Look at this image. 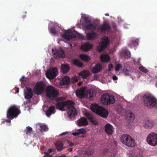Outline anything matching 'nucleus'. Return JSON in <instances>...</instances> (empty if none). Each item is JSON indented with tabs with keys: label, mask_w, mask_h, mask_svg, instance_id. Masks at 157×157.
Masks as SVG:
<instances>
[{
	"label": "nucleus",
	"mask_w": 157,
	"mask_h": 157,
	"mask_svg": "<svg viewBox=\"0 0 157 157\" xmlns=\"http://www.w3.org/2000/svg\"><path fill=\"white\" fill-rule=\"evenodd\" d=\"M90 108L92 111L103 118H106L108 117L109 113L108 110L97 104H92Z\"/></svg>",
	"instance_id": "f257e3e1"
},
{
	"label": "nucleus",
	"mask_w": 157,
	"mask_h": 157,
	"mask_svg": "<svg viewBox=\"0 0 157 157\" xmlns=\"http://www.w3.org/2000/svg\"><path fill=\"white\" fill-rule=\"evenodd\" d=\"M144 105L150 108H152L157 104L156 99L148 94H144L142 98Z\"/></svg>",
	"instance_id": "f03ea898"
},
{
	"label": "nucleus",
	"mask_w": 157,
	"mask_h": 157,
	"mask_svg": "<svg viewBox=\"0 0 157 157\" xmlns=\"http://www.w3.org/2000/svg\"><path fill=\"white\" fill-rule=\"evenodd\" d=\"M65 100V98L63 97L57 98L56 99V101L58 102L56 105L57 109L63 111H64L65 110L64 109L65 107H67L68 104H72L73 103V101L71 100L59 101H64Z\"/></svg>",
	"instance_id": "7ed1b4c3"
},
{
	"label": "nucleus",
	"mask_w": 157,
	"mask_h": 157,
	"mask_svg": "<svg viewBox=\"0 0 157 157\" xmlns=\"http://www.w3.org/2000/svg\"><path fill=\"white\" fill-rule=\"evenodd\" d=\"M120 140L123 144L128 147H133L136 146V144L134 140L129 135H122L120 138Z\"/></svg>",
	"instance_id": "20e7f679"
},
{
	"label": "nucleus",
	"mask_w": 157,
	"mask_h": 157,
	"mask_svg": "<svg viewBox=\"0 0 157 157\" xmlns=\"http://www.w3.org/2000/svg\"><path fill=\"white\" fill-rule=\"evenodd\" d=\"M45 94L48 98L51 100H53L57 97L59 92L54 87L51 85L46 88Z\"/></svg>",
	"instance_id": "39448f33"
},
{
	"label": "nucleus",
	"mask_w": 157,
	"mask_h": 157,
	"mask_svg": "<svg viewBox=\"0 0 157 157\" xmlns=\"http://www.w3.org/2000/svg\"><path fill=\"white\" fill-rule=\"evenodd\" d=\"M21 113L20 110L16 106L9 108L7 113V117L10 120L17 117Z\"/></svg>",
	"instance_id": "423d86ee"
},
{
	"label": "nucleus",
	"mask_w": 157,
	"mask_h": 157,
	"mask_svg": "<svg viewBox=\"0 0 157 157\" xmlns=\"http://www.w3.org/2000/svg\"><path fill=\"white\" fill-rule=\"evenodd\" d=\"M101 102L105 105L113 103L115 102L114 97L108 93L103 94L101 97Z\"/></svg>",
	"instance_id": "0eeeda50"
},
{
	"label": "nucleus",
	"mask_w": 157,
	"mask_h": 157,
	"mask_svg": "<svg viewBox=\"0 0 157 157\" xmlns=\"http://www.w3.org/2000/svg\"><path fill=\"white\" fill-rule=\"evenodd\" d=\"M102 41L97 47V50L100 52H102L108 47L109 43V40L108 37L104 36L102 38Z\"/></svg>",
	"instance_id": "6e6552de"
},
{
	"label": "nucleus",
	"mask_w": 157,
	"mask_h": 157,
	"mask_svg": "<svg viewBox=\"0 0 157 157\" xmlns=\"http://www.w3.org/2000/svg\"><path fill=\"white\" fill-rule=\"evenodd\" d=\"M147 141L148 143L152 146L157 144V134L155 133H151L147 136Z\"/></svg>",
	"instance_id": "1a4fd4ad"
},
{
	"label": "nucleus",
	"mask_w": 157,
	"mask_h": 157,
	"mask_svg": "<svg viewBox=\"0 0 157 157\" xmlns=\"http://www.w3.org/2000/svg\"><path fill=\"white\" fill-rule=\"evenodd\" d=\"M74 102L73 101V104H68L67 107V113L68 116L70 118L74 117L77 114V112L75 108L74 107Z\"/></svg>",
	"instance_id": "9d476101"
},
{
	"label": "nucleus",
	"mask_w": 157,
	"mask_h": 157,
	"mask_svg": "<svg viewBox=\"0 0 157 157\" xmlns=\"http://www.w3.org/2000/svg\"><path fill=\"white\" fill-rule=\"evenodd\" d=\"M44 86H45L43 82L40 81L38 82L34 88V93L37 94H41L44 90Z\"/></svg>",
	"instance_id": "9b49d317"
},
{
	"label": "nucleus",
	"mask_w": 157,
	"mask_h": 157,
	"mask_svg": "<svg viewBox=\"0 0 157 157\" xmlns=\"http://www.w3.org/2000/svg\"><path fill=\"white\" fill-rule=\"evenodd\" d=\"M57 72V69L54 67L48 70L46 73V75L49 79H52L56 76Z\"/></svg>",
	"instance_id": "f8f14e48"
},
{
	"label": "nucleus",
	"mask_w": 157,
	"mask_h": 157,
	"mask_svg": "<svg viewBox=\"0 0 157 157\" xmlns=\"http://www.w3.org/2000/svg\"><path fill=\"white\" fill-rule=\"evenodd\" d=\"M111 27L109 24L105 23L98 29V31L101 34L105 33L107 31H109Z\"/></svg>",
	"instance_id": "ddd939ff"
},
{
	"label": "nucleus",
	"mask_w": 157,
	"mask_h": 157,
	"mask_svg": "<svg viewBox=\"0 0 157 157\" xmlns=\"http://www.w3.org/2000/svg\"><path fill=\"white\" fill-rule=\"evenodd\" d=\"M52 51L55 58H63L65 57L64 52L63 50L58 49L54 50L52 49Z\"/></svg>",
	"instance_id": "4468645a"
},
{
	"label": "nucleus",
	"mask_w": 157,
	"mask_h": 157,
	"mask_svg": "<svg viewBox=\"0 0 157 157\" xmlns=\"http://www.w3.org/2000/svg\"><path fill=\"white\" fill-rule=\"evenodd\" d=\"M85 115L93 125H97L98 124V122L91 113L87 112L85 113Z\"/></svg>",
	"instance_id": "2eb2a0df"
},
{
	"label": "nucleus",
	"mask_w": 157,
	"mask_h": 157,
	"mask_svg": "<svg viewBox=\"0 0 157 157\" xmlns=\"http://www.w3.org/2000/svg\"><path fill=\"white\" fill-rule=\"evenodd\" d=\"M95 94V92L94 90L92 89H89L86 91L85 96L90 100H92L94 98Z\"/></svg>",
	"instance_id": "dca6fc26"
},
{
	"label": "nucleus",
	"mask_w": 157,
	"mask_h": 157,
	"mask_svg": "<svg viewBox=\"0 0 157 157\" xmlns=\"http://www.w3.org/2000/svg\"><path fill=\"white\" fill-rule=\"evenodd\" d=\"M26 90L24 93L25 98L27 99H30L33 95V90L31 88L28 87H26Z\"/></svg>",
	"instance_id": "f3484780"
},
{
	"label": "nucleus",
	"mask_w": 157,
	"mask_h": 157,
	"mask_svg": "<svg viewBox=\"0 0 157 157\" xmlns=\"http://www.w3.org/2000/svg\"><path fill=\"white\" fill-rule=\"evenodd\" d=\"M85 89L84 87L77 89L75 92L77 96L80 98H84L85 96Z\"/></svg>",
	"instance_id": "a211bd4d"
},
{
	"label": "nucleus",
	"mask_w": 157,
	"mask_h": 157,
	"mask_svg": "<svg viewBox=\"0 0 157 157\" xmlns=\"http://www.w3.org/2000/svg\"><path fill=\"white\" fill-rule=\"evenodd\" d=\"M77 125L80 127L86 126L88 124L87 120L84 117H82L77 121Z\"/></svg>",
	"instance_id": "6ab92c4d"
},
{
	"label": "nucleus",
	"mask_w": 157,
	"mask_h": 157,
	"mask_svg": "<svg viewBox=\"0 0 157 157\" xmlns=\"http://www.w3.org/2000/svg\"><path fill=\"white\" fill-rule=\"evenodd\" d=\"M97 36V33L93 31L87 33L86 35V39L88 40H93L95 39Z\"/></svg>",
	"instance_id": "aec40b11"
},
{
	"label": "nucleus",
	"mask_w": 157,
	"mask_h": 157,
	"mask_svg": "<svg viewBox=\"0 0 157 157\" xmlns=\"http://www.w3.org/2000/svg\"><path fill=\"white\" fill-rule=\"evenodd\" d=\"M105 132L108 135L113 134V126L109 124H106L104 126Z\"/></svg>",
	"instance_id": "412c9836"
},
{
	"label": "nucleus",
	"mask_w": 157,
	"mask_h": 157,
	"mask_svg": "<svg viewBox=\"0 0 157 157\" xmlns=\"http://www.w3.org/2000/svg\"><path fill=\"white\" fill-rule=\"evenodd\" d=\"M55 108L54 106L52 105L49 106L46 112V115L48 117H50L52 114H54L55 112Z\"/></svg>",
	"instance_id": "4be33fe9"
},
{
	"label": "nucleus",
	"mask_w": 157,
	"mask_h": 157,
	"mask_svg": "<svg viewBox=\"0 0 157 157\" xmlns=\"http://www.w3.org/2000/svg\"><path fill=\"white\" fill-rule=\"evenodd\" d=\"M102 69V66L100 63H98L93 67L92 69V72L94 74L99 72Z\"/></svg>",
	"instance_id": "5701e85b"
},
{
	"label": "nucleus",
	"mask_w": 157,
	"mask_h": 157,
	"mask_svg": "<svg viewBox=\"0 0 157 157\" xmlns=\"http://www.w3.org/2000/svg\"><path fill=\"white\" fill-rule=\"evenodd\" d=\"M90 75V71L88 70H84L78 74V75L82 77L83 78H86Z\"/></svg>",
	"instance_id": "b1692460"
},
{
	"label": "nucleus",
	"mask_w": 157,
	"mask_h": 157,
	"mask_svg": "<svg viewBox=\"0 0 157 157\" xmlns=\"http://www.w3.org/2000/svg\"><path fill=\"white\" fill-rule=\"evenodd\" d=\"M100 58L101 61L104 62L108 63L110 59L109 56L106 54L101 55Z\"/></svg>",
	"instance_id": "393cba45"
},
{
	"label": "nucleus",
	"mask_w": 157,
	"mask_h": 157,
	"mask_svg": "<svg viewBox=\"0 0 157 157\" xmlns=\"http://www.w3.org/2000/svg\"><path fill=\"white\" fill-rule=\"evenodd\" d=\"M92 47V45L91 44L87 43L84 44L83 45L81 46V48L83 50L87 51H88L90 49H91Z\"/></svg>",
	"instance_id": "a878e982"
},
{
	"label": "nucleus",
	"mask_w": 157,
	"mask_h": 157,
	"mask_svg": "<svg viewBox=\"0 0 157 157\" xmlns=\"http://www.w3.org/2000/svg\"><path fill=\"white\" fill-rule=\"evenodd\" d=\"M86 132V129L82 128L78 129L77 132L72 133V135L74 136H76L79 135L80 134H85Z\"/></svg>",
	"instance_id": "bb28decb"
},
{
	"label": "nucleus",
	"mask_w": 157,
	"mask_h": 157,
	"mask_svg": "<svg viewBox=\"0 0 157 157\" xmlns=\"http://www.w3.org/2000/svg\"><path fill=\"white\" fill-rule=\"evenodd\" d=\"M71 31V30H68L66 31L63 35V37L67 40H70L71 39V37H70Z\"/></svg>",
	"instance_id": "cd10ccee"
},
{
	"label": "nucleus",
	"mask_w": 157,
	"mask_h": 157,
	"mask_svg": "<svg viewBox=\"0 0 157 157\" xmlns=\"http://www.w3.org/2000/svg\"><path fill=\"white\" fill-rule=\"evenodd\" d=\"M69 67L67 64H61V70L63 73H67L69 71Z\"/></svg>",
	"instance_id": "c85d7f7f"
},
{
	"label": "nucleus",
	"mask_w": 157,
	"mask_h": 157,
	"mask_svg": "<svg viewBox=\"0 0 157 157\" xmlns=\"http://www.w3.org/2000/svg\"><path fill=\"white\" fill-rule=\"evenodd\" d=\"M62 82L63 85H67L69 84L71 82L70 78L68 76H64L62 79Z\"/></svg>",
	"instance_id": "c756f323"
},
{
	"label": "nucleus",
	"mask_w": 157,
	"mask_h": 157,
	"mask_svg": "<svg viewBox=\"0 0 157 157\" xmlns=\"http://www.w3.org/2000/svg\"><path fill=\"white\" fill-rule=\"evenodd\" d=\"M55 145L56 149L59 151H61L63 148V144L61 141H56Z\"/></svg>",
	"instance_id": "7c9ffc66"
},
{
	"label": "nucleus",
	"mask_w": 157,
	"mask_h": 157,
	"mask_svg": "<svg viewBox=\"0 0 157 157\" xmlns=\"http://www.w3.org/2000/svg\"><path fill=\"white\" fill-rule=\"evenodd\" d=\"M72 63L74 65L79 67H82L83 66V64L77 59H73L72 61Z\"/></svg>",
	"instance_id": "2f4dec72"
},
{
	"label": "nucleus",
	"mask_w": 157,
	"mask_h": 157,
	"mask_svg": "<svg viewBox=\"0 0 157 157\" xmlns=\"http://www.w3.org/2000/svg\"><path fill=\"white\" fill-rule=\"evenodd\" d=\"M85 153L87 155H91L94 154V150L93 148L89 147L85 150Z\"/></svg>",
	"instance_id": "473e14b6"
},
{
	"label": "nucleus",
	"mask_w": 157,
	"mask_h": 157,
	"mask_svg": "<svg viewBox=\"0 0 157 157\" xmlns=\"http://www.w3.org/2000/svg\"><path fill=\"white\" fill-rule=\"evenodd\" d=\"M122 54L124 56L125 58L129 59L131 57L130 53L127 50H123Z\"/></svg>",
	"instance_id": "72a5a7b5"
},
{
	"label": "nucleus",
	"mask_w": 157,
	"mask_h": 157,
	"mask_svg": "<svg viewBox=\"0 0 157 157\" xmlns=\"http://www.w3.org/2000/svg\"><path fill=\"white\" fill-rule=\"evenodd\" d=\"M79 57L82 60L86 62H88L90 59V57L85 54H81L80 55Z\"/></svg>",
	"instance_id": "f704fd0d"
},
{
	"label": "nucleus",
	"mask_w": 157,
	"mask_h": 157,
	"mask_svg": "<svg viewBox=\"0 0 157 157\" xmlns=\"http://www.w3.org/2000/svg\"><path fill=\"white\" fill-rule=\"evenodd\" d=\"M153 125V123L152 121L147 120L145 121L144 127L146 128H151Z\"/></svg>",
	"instance_id": "c9c22d12"
},
{
	"label": "nucleus",
	"mask_w": 157,
	"mask_h": 157,
	"mask_svg": "<svg viewBox=\"0 0 157 157\" xmlns=\"http://www.w3.org/2000/svg\"><path fill=\"white\" fill-rule=\"evenodd\" d=\"M86 29L95 30L96 29V26L94 25L91 24H87L86 27Z\"/></svg>",
	"instance_id": "e433bc0d"
},
{
	"label": "nucleus",
	"mask_w": 157,
	"mask_h": 157,
	"mask_svg": "<svg viewBox=\"0 0 157 157\" xmlns=\"http://www.w3.org/2000/svg\"><path fill=\"white\" fill-rule=\"evenodd\" d=\"M48 129V126L45 124H41L40 125V129L41 132L47 131Z\"/></svg>",
	"instance_id": "4c0bfd02"
},
{
	"label": "nucleus",
	"mask_w": 157,
	"mask_h": 157,
	"mask_svg": "<svg viewBox=\"0 0 157 157\" xmlns=\"http://www.w3.org/2000/svg\"><path fill=\"white\" fill-rule=\"evenodd\" d=\"M128 115L131 121H132L135 119L134 115L131 111L128 113Z\"/></svg>",
	"instance_id": "58836bf2"
},
{
	"label": "nucleus",
	"mask_w": 157,
	"mask_h": 157,
	"mask_svg": "<svg viewBox=\"0 0 157 157\" xmlns=\"http://www.w3.org/2000/svg\"><path fill=\"white\" fill-rule=\"evenodd\" d=\"M139 69L140 71L144 73H147L149 71L148 69H147L143 66L140 67Z\"/></svg>",
	"instance_id": "ea45409f"
},
{
	"label": "nucleus",
	"mask_w": 157,
	"mask_h": 157,
	"mask_svg": "<svg viewBox=\"0 0 157 157\" xmlns=\"http://www.w3.org/2000/svg\"><path fill=\"white\" fill-rule=\"evenodd\" d=\"M32 131V128L30 126H27L26 128V130H25V132L26 134H28Z\"/></svg>",
	"instance_id": "a19ab883"
},
{
	"label": "nucleus",
	"mask_w": 157,
	"mask_h": 157,
	"mask_svg": "<svg viewBox=\"0 0 157 157\" xmlns=\"http://www.w3.org/2000/svg\"><path fill=\"white\" fill-rule=\"evenodd\" d=\"M50 32L52 33L54 35H55L57 33V31L55 27L51 28L50 29Z\"/></svg>",
	"instance_id": "79ce46f5"
},
{
	"label": "nucleus",
	"mask_w": 157,
	"mask_h": 157,
	"mask_svg": "<svg viewBox=\"0 0 157 157\" xmlns=\"http://www.w3.org/2000/svg\"><path fill=\"white\" fill-rule=\"evenodd\" d=\"M76 33L78 34L77 32L75 31L74 32H72L71 31L70 37H71V39L73 38H76V36L75 34Z\"/></svg>",
	"instance_id": "37998d69"
},
{
	"label": "nucleus",
	"mask_w": 157,
	"mask_h": 157,
	"mask_svg": "<svg viewBox=\"0 0 157 157\" xmlns=\"http://www.w3.org/2000/svg\"><path fill=\"white\" fill-rule=\"evenodd\" d=\"M121 66L120 64H118L116 65L115 68V70L116 71H119L120 68L121 67Z\"/></svg>",
	"instance_id": "c03bdc74"
},
{
	"label": "nucleus",
	"mask_w": 157,
	"mask_h": 157,
	"mask_svg": "<svg viewBox=\"0 0 157 157\" xmlns=\"http://www.w3.org/2000/svg\"><path fill=\"white\" fill-rule=\"evenodd\" d=\"M84 21L86 23H88L90 22V18L88 17H85L84 18Z\"/></svg>",
	"instance_id": "a18cd8bd"
},
{
	"label": "nucleus",
	"mask_w": 157,
	"mask_h": 157,
	"mask_svg": "<svg viewBox=\"0 0 157 157\" xmlns=\"http://www.w3.org/2000/svg\"><path fill=\"white\" fill-rule=\"evenodd\" d=\"M78 81V79L76 77H74L72 78L71 80H70L71 82L72 83H75Z\"/></svg>",
	"instance_id": "49530a36"
},
{
	"label": "nucleus",
	"mask_w": 157,
	"mask_h": 157,
	"mask_svg": "<svg viewBox=\"0 0 157 157\" xmlns=\"http://www.w3.org/2000/svg\"><path fill=\"white\" fill-rule=\"evenodd\" d=\"M123 72L125 75H128L129 74V71L126 69L123 70Z\"/></svg>",
	"instance_id": "de8ad7c7"
},
{
	"label": "nucleus",
	"mask_w": 157,
	"mask_h": 157,
	"mask_svg": "<svg viewBox=\"0 0 157 157\" xmlns=\"http://www.w3.org/2000/svg\"><path fill=\"white\" fill-rule=\"evenodd\" d=\"M132 44L134 46H137L138 45V43L136 40L132 41Z\"/></svg>",
	"instance_id": "09e8293b"
},
{
	"label": "nucleus",
	"mask_w": 157,
	"mask_h": 157,
	"mask_svg": "<svg viewBox=\"0 0 157 157\" xmlns=\"http://www.w3.org/2000/svg\"><path fill=\"white\" fill-rule=\"evenodd\" d=\"M113 67V65L111 64H109V65L108 66V70L109 71H110L111 70V69Z\"/></svg>",
	"instance_id": "8fccbe9b"
},
{
	"label": "nucleus",
	"mask_w": 157,
	"mask_h": 157,
	"mask_svg": "<svg viewBox=\"0 0 157 157\" xmlns=\"http://www.w3.org/2000/svg\"><path fill=\"white\" fill-rule=\"evenodd\" d=\"M112 78L113 80H116L117 79V77L115 75L113 76Z\"/></svg>",
	"instance_id": "3c124183"
},
{
	"label": "nucleus",
	"mask_w": 157,
	"mask_h": 157,
	"mask_svg": "<svg viewBox=\"0 0 157 157\" xmlns=\"http://www.w3.org/2000/svg\"><path fill=\"white\" fill-rule=\"evenodd\" d=\"M114 29H116L117 27V25L115 24H113L112 25Z\"/></svg>",
	"instance_id": "603ef678"
},
{
	"label": "nucleus",
	"mask_w": 157,
	"mask_h": 157,
	"mask_svg": "<svg viewBox=\"0 0 157 157\" xmlns=\"http://www.w3.org/2000/svg\"><path fill=\"white\" fill-rule=\"evenodd\" d=\"M67 132H63L62 133H61L60 134V136H63V135H66L67 134Z\"/></svg>",
	"instance_id": "864d4df0"
},
{
	"label": "nucleus",
	"mask_w": 157,
	"mask_h": 157,
	"mask_svg": "<svg viewBox=\"0 0 157 157\" xmlns=\"http://www.w3.org/2000/svg\"><path fill=\"white\" fill-rule=\"evenodd\" d=\"M25 78V77L24 76H22L20 79V81H23L24 80V79Z\"/></svg>",
	"instance_id": "5fc2aeb1"
},
{
	"label": "nucleus",
	"mask_w": 157,
	"mask_h": 157,
	"mask_svg": "<svg viewBox=\"0 0 157 157\" xmlns=\"http://www.w3.org/2000/svg\"><path fill=\"white\" fill-rule=\"evenodd\" d=\"M67 150H69V151H72V148H69Z\"/></svg>",
	"instance_id": "6e6d98bb"
},
{
	"label": "nucleus",
	"mask_w": 157,
	"mask_h": 157,
	"mask_svg": "<svg viewBox=\"0 0 157 157\" xmlns=\"http://www.w3.org/2000/svg\"><path fill=\"white\" fill-rule=\"evenodd\" d=\"M73 145H74L73 144V143H72V142H71L69 144V146L71 147H72L73 146Z\"/></svg>",
	"instance_id": "4d7b16f0"
},
{
	"label": "nucleus",
	"mask_w": 157,
	"mask_h": 157,
	"mask_svg": "<svg viewBox=\"0 0 157 157\" xmlns=\"http://www.w3.org/2000/svg\"><path fill=\"white\" fill-rule=\"evenodd\" d=\"M82 83V82H79L78 83V86H80Z\"/></svg>",
	"instance_id": "13d9d810"
},
{
	"label": "nucleus",
	"mask_w": 157,
	"mask_h": 157,
	"mask_svg": "<svg viewBox=\"0 0 157 157\" xmlns=\"http://www.w3.org/2000/svg\"><path fill=\"white\" fill-rule=\"evenodd\" d=\"M6 122L8 123H10L11 122V120H6Z\"/></svg>",
	"instance_id": "bf43d9fd"
},
{
	"label": "nucleus",
	"mask_w": 157,
	"mask_h": 157,
	"mask_svg": "<svg viewBox=\"0 0 157 157\" xmlns=\"http://www.w3.org/2000/svg\"><path fill=\"white\" fill-rule=\"evenodd\" d=\"M49 151L50 152H51L52 151V149H48Z\"/></svg>",
	"instance_id": "052dcab7"
},
{
	"label": "nucleus",
	"mask_w": 157,
	"mask_h": 157,
	"mask_svg": "<svg viewBox=\"0 0 157 157\" xmlns=\"http://www.w3.org/2000/svg\"><path fill=\"white\" fill-rule=\"evenodd\" d=\"M105 15L106 16H109V14L108 13H106L105 14Z\"/></svg>",
	"instance_id": "680f3d73"
},
{
	"label": "nucleus",
	"mask_w": 157,
	"mask_h": 157,
	"mask_svg": "<svg viewBox=\"0 0 157 157\" xmlns=\"http://www.w3.org/2000/svg\"><path fill=\"white\" fill-rule=\"evenodd\" d=\"M82 137H84V136H81Z\"/></svg>",
	"instance_id": "e2e57ef3"
},
{
	"label": "nucleus",
	"mask_w": 157,
	"mask_h": 157,
	"mask_svg": "<svg viewBox=\"0 0 157 157\" xmlns=\"http://www.w3.org/2000/svg\"><path fill=\"white\" fill-rule=\"evenodd\" d=\"M17 92H18V90L17 91Z\"/></svg>",
	"instance_id": "0e129e2a"
},
{
	"label": "nucleus",
	"mask_w": 157,
	"mask_h": 157,
	"mask_svg": "<svg viewBox=\"0 0 157 157\" xmlns=\"http://www.w3.org/2000/svg\"><path fill=\"white\" fill-rule=\"evenodd\" d=\"M156 87H157V84H156Z\"/></svg>",
	"instance_id": "69168bd1"
},
{
	"label": "nucleus",
	"mask_w": 157,
	"mask_h": 157,
	"mask_svg": "<svg viewBox=\"0 0 157 157\" xmlns=\"http://www.w3.org/2000/svg\"><path fill=\"white\" fill-rule=\"evenodd\" d=\"M55 157H56V156H55Z\"/></svg>",
	"instance_id": "338daca9"
}]
</instances>
